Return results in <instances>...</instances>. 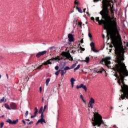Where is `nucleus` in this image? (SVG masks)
Here are the masks:
<instances>
[{
	"label": "nucleus",
	"instance_id": "864d4df0",
	"mask_svg": "<svg viewBox=\"0 0 128 128\" xmlns=\"http://www.w3.org/2000/svg\"><path fill=\"white\" fill-rule=\"evenodd\" d=\"M22 122H24V124H26V121H24V120H22Z\"/></svg>",
	"mask_w": 128,
	"mask_h": 128
},
{
	"label": "nucleus",
	"instance_id": "4d7b16f0",
	"mask_svg": "<svg viewBox=\"0 0 128 128\" xmlns=\"http://www.w3.org/2000/svg\"><path fill=\"white\" fill-rule=\"evenodd\" d=\"M80 98H84V96H82V95H80Z\"/></svg>",
	"mask_w": 128,
	"mask_h": 128
},
{
	"label": "nucleus",
	"instance_id": "f03ea898",
	"mask_svg": "<svg viewBox=\"0 0 128 128\" xmlns=\"http://www.w3.org/2000/svg\"><path fill=\"white\" fill-rule=\"evenodd\" d=\"M102 10L100 12L102 16V20H100V17L96 18V22L98 23L99 26L104 25V30H108L112 28L116 30L118 28L116 22L112 21V19L110 14V9L108 8H112V4L109 3L106 0L102 1Z\"/></svg>",
	"mask_w": 128,
	"mask_h": 128
},
{
	"label": "nucleus",
	"instance_id": "c756f323",
	"mask_svg": "<svg viewBox=\"0 0 128 128\" xmlns=\"http://www.w3.org/2000/svg\"><path fill=\"white\" fill-rule=\"evenodd\" d=\"M90 46L91 48H94V42H92L90 44Z\"/></svg>",
	"mask_w": 128,
	"mask_h": 128
},
{
	"label": "nucleus",
	"instance_id": "0e129e2a",
	"mask_svg": "<svg viewBox=\"0 0 128 128\" xmlns=\"http://www.w3.org/2000/svg\"><path fill=\"white\" fill-rule=\"evenodd\" d=\"M76 51L75 50H72V52H73V54H74V52H75Z\"/></svg>",
	"mask_w": 128,
	"mask_h": 128
},
{
	"label": "nucleus",
	"instance_id": "39448f33",
	"mask_svg": "<svg viewBox=\"0 0 128 128\" xmlns=\"http://www.w3.org/2000/svg\"><path fill=\"white\" fill-rule=\"evenodd\" d=\"M46 50L38 52L36 54V58H40L42 56H44V54H46Z\"/></svg>",
	"mask_w": 128,
	"mask_h": 128
},
{
	"label": "nucleus",
	"instance_id": "ea45409f",
	"mask_svg": "<svg viewBox=\"0 0 128 128\" xmlns=\"http://www.w3.org/2000/svg\"><path fill=\"white\" fill-rule=\"evenodd\" d=\"M44 112L41 114V118L44 119Z\"/></svg>",
	"mask_w": 128,
	"mask_h": 128
},
{
	"label": "nucleus",
	"instance_id": "4c0bfd02",
	"mask_svg": "<svg viewBox=\"0 0 128 128\" xmlns=\"http://www.w3.org/2000/svg\"><path fill=\"white\" fill-rule=\"evenodd\" d=\"M46 108H48V106H47L46 105H45V106H44L43 112H45V110H46Z\"/></svg>",
	"mask_w": 128,
	"mask_h": 128
},
{
	"label": "nucleus",
	"instance_id": "e433bc0d",
	"mask_svg": "<svg viewBox=\"0 0 128 128\" xmlns=\"http://www.w3.org/2000/svg\"><path fill=\"white\" fill-rule=\"evenodd\" d=\"M88 36L90 38H92V34H90V32L88 34Z\"/></svg>",
	"mask_w": 128,
	"mask_h": 128
},
{
	"label": "nucleus",
	"instance_id": "774afa93",
	"mask_svg": "<svg viewBox=\"0 0 128 128\" xmlns=\"http://www.w3.org/2000/svg\"><path fill=\"white\" fill-rule=\"evenodd\" d=\"M42 102H44V98H42Z\"/></svg>",
	"mask_w": 128,
	"mask_h": 128
},
{
	"label": "nucleus",
	"instance_id": "09e8293b",
	"mask_svg": "<svg viewBox=\"0 0 128 128\" xmlns=\"http://www.w3.org/2000/svg\"><path fill=\"white\" fill-rule=\"evenodd\" d=\"M90 20H94V17H91V18H90Z\"/></svg>",
	"mask_w": 128,
	"mask_h": 128
},
{
	"label": "nucleus",
	"instance_id": "e2e57ef3",
	"mask_svg": "<svg viewBox=\"0 0 128 128\" xmlns=\"http://www.w3.org/2000/svg\"><path fill=\"white\" fill-rule=\"evenodd\" d=\"M38 124H40V122H38H38L36 123V124L38 125Z\"/></svg>",
	"mask_w": 128,
	"mask_h": 128
},
{
	"label": "nucleus",
	"instance_id": "423d86ee",
	"mask_svg": "<svg viewBox=\"0 0 128 128\" xmlns=\"http://www.w3.org/2000/svg\"><path fill=\"white\" fill-rule=\"evenodd\" d=\"M6 122L10 124H16L18 122V119H16V120H12L10 119H8Z\"/></svg>",
	"mask_w": 128,
	"mask_h": 128
},
{
	"label": "nucleus",
	"instance_id": "c03bdc74",
	"mask_svg": "<svg viewBox=\"0 0 128 128\" xmlns=\"http://www.w3.org/2000/svg\"><path fill=\"white\" fill-rule=\"evenodd\" d=\"M83 102H84V104H86V102L84 100V99L83 98H81Z\"/></svg>",
	"mask_w": 128,
	"mask_h": 128
},
{
	"label": "nucleus",
	"instance_id": "473e14b6",
	"mask_svg": "<svg viewBox=\"0 0 128 128\" xmlns=\"http://www.w3.org/2000/svg\"><path fill=\"white\" fill-rule=\"evenodd\" d=\"M42 65H40L39 66H38L36 68L35 70H40V68H42Z\"/></svg>",
	"mask_w": 128,
	"mask_h": 128
},
{
	"label": "nucleus",
	"instance_id": "f8f14e48",
	"mask_svg": "<svg viewBox=\"0 0 128 128\" xmlns=\"http://www.w3.org/2000/svg\"><path fill=\"white\" fill-rule=\"evenodd\" d=\"M62 57L57 56L56 57L52 58L53 62H56V60H62Z\"/></svg>",
	"mask_w": 128,
	"mask_h": 128
},
{
	"label": "nucleus",
	"instance_id": "0eeeda50",
	"mask_svg": "<svg viewBox=\"0 0 128 128\" xmlns=\"http://www.w3.org/2000/svg\"><path fill=\"white\" fill-rule=\"evenodd\" d=\"M94 98H90L88 103V108H94V106L92 104H94Z\"/></svg>",
	"mask_w": 128,
	"mask_h": 128
},
{
	"label": "nucleus",
	"instance_id": "393cba45",
	"mask_svg": "<svg viewBox=\"0 0 128 128\" xmlns=\"http://www.w3.org/2000/svg\"><path fill=\"white\" fill-rule=\"evenodd\" d=\"M50 78H48L46 80V86H48V83L50 82Z\"/></svg>",
	"mask_w": 128,
	"mask_h": 128
},
{
	"label": "nucleus",
	"instance_id": "052dcab7",
	"mask_svg": "<svg viewBox=\"0 0 128 128\" xmlns=\"http://www.w3.org/2000/svg\"><path fill=\"white\" fill-rule=\"evenodd\" d=\"M86 8H84V9L83 12H86Z\"/></svg>",
	"mask_w": 128,
	"mask_h": 128
},
{
	"label": "nucleus",
	"instance_id": "ddd939ff",
	"mask_svg": "<svg viewBox=\"0 0 128 128\" xmlns=\"http://www.w3.org/2000/svg\"><path fill=\"white\" fill-rule=\"evenodd\" d=\"M60 68L61 70H65V72H66V70H71L70 69V67H68V66H66V68H64V66H61Z\"/></svg>",
	"mask_w": 128,
	"mask_h": 128
},
{
	"label": "nucleus",
	"instance_id": "f704fd0d",
	"mask_svg": "<svg viewBox=\"0 0 128 128\" xmlns=\"http://www.w3.org/2000/svg\"><path fill=\"white\" fill-rule=\"evenodd\" d=\"M76 0H76L75 1H74V4H75V6L76 5H78V4H80V3L78 2H76Z\"/></svg>",
	"mask_w": 128,
	"mask_h": 128
},
{
	"label": "nucleus",
	"instance_id": "bf43d9fd",
	"mask_svg": "<svg viewBox=\"0 0 128 128\" xmlns=\"http://www.w3.org/2000/svg\"><path fill=\"white\" fill-rule=\"evenodd\" d=\"M25 120H26V122H30V119H26Z\"/></svg>",
	"mask_w": 128,
	"mask_h": 128
},
{
	"label": "nucleus",
	"instance_id": "603ef678",
	"mask_svg": "<svg viewBox=\"0 0 128 128\" xmlns=\"http://www.w3.org/2000/svg\"><path fill=\"white\" fill-rule=\"evenodd\" d=\"M106 0L108 2L109 4H110V2H112V0Z\"/></svg>",
	"mask_w": 128,
	"mask_h": 128
},
{
	"label": "nucleus",
	"instance_id": "4468645a",
	"mask_svg": "<svg viewBox=\"0 0 128 128\" xmlns=\"http://www.w3.org/2000/svg\"><path fill=\"white\" fill-rule=\"evenodd\" d=\"M100 70H94V72H97V74H102V72H104V68H102Z\"/></svg>",
	"mask_w": 128,
	"mask_h": 128
},
{
	"label": "nucleus",
	"instance_id": "c85d7f7f",
	"mask_svg": "<svg viewBox=\"0 0 128 128\" xmlns=\"http://www.w3.org/2000/svg\"><path fill=\"white\" fill-rule=\"evenodd\" d=\"M60 70H58L57 72H55V74L56 76H58V74H60Z\"/></svg>",
	"mask_w": 128,
	"mask_h": 128
},
{
	"label": "nucleus",
	"instance_id": "a878e982",
	"mask_svg": "<svg viewBox=\"0 0 128 128\" xmlns=\"http://www.w3.org/2000/svg\"><path fill=\"white\" fill-rule=\"evenodd\" d=\"M92 52H98V50H96V48H94V47L92 48Z\"/></svg>",
	"mask_w": 128,
	"mask_h": 128
},
{
	"label": "nucleus",
	"instance_id": "69168bd1",
	"mask_svg": "<svg viewBox=\"0 0 128 128\" xmlns=\"http://www.w3.org/2000/svg\"><path fill=\"white\" fill-rule=\"evenodd\" d=\"M86 14H88V16H90V13L88 12H87Z\"/></svg>",
	"mask_w": 128,
	"mask_h": 128
},
{
	"label": "nucleus",
	"instance_id": "680f3d73",
	"mask_svg": "<svg viewBox=\"0 0 128 128\" xmlns=\"http://www.w3.org/2000/svg\"><path fill=\"white\" fill-rule=\"evenodd\" d=\"M102 38H106V36H104V34L102 35Z\"/></svg>",
	"mask_w": 128,
	"mask_h": 128
},
{
	"label": "nucleus",
	"instance_id": "72a5a7b5",
	"mask_svg": "<svg viewBox=\"0 0 128 128\" xmlns=\"http://www.w3.org/2000/svg\"><path fill=\"white\" fill-rule=\"evenodd\" d=\"M44 119H40L38 120V122H40V123H42V120H43Z\"/></svg>",
	"mask_w": 128,
	"mask_h": 128
},
{
	"label": "nucleus",
	"instance_id": "338daca9",
	"mask_svg": "<svg viewBox=\"0 0 128 128\" xmlns=\"http://www.w3.org/2000/svg\"><path fill=\"white\" fill-rule=\"evenodd\" d=\"M113 127L116 128V125H114Z\"/></svg>",
	"mask_w": 128,
	"mask_h": 128
},
{
	"label": "nucleus",
	"instance_id": "20e7f679",
	"mask_svg": "<svg viewBox=\"0 0 128 128\" xmlns=\"http://www.w3.org/2000/svg\"><path fill=\"white\" fill-rule=\"evenodd\" d=\"M112 60V58L110 56H107L105 58L102 59L100 61V62H105L106 66H108V64H110V60Z\"/></svg>",
	"mask_w": 128,
	"mask_h": 128
},
{
	"label": "nucleus",
	"instance_id": "412c9836",
	"mask_svg": "<svg viewBox=\"0 0 128 128\" xmlns=\"http://www.w3.org/2000/svg\"><path fill=\"white\" fill-rule=\"evenodd\" d=\"M77 64H78V62H76V63L73 64L70 67V68L71 70H72V68H76V66Z\"/></svg>",
	"mask_w": 128,
	"mask_h": 128
},
{
	"label": "nucleus",
	"instance_id": "dca6fc26",
	"mask_svg": "<svg viewBox=\"0 0 128 128\" xmlns=\"http://www.w3.org/2000/svg\"><path fill=\"white\" fill-rule=\"evenodd\" d=\"M60 74H61V76H64V74L66 73V71H65L64 70V69L62 70H60Z\"/></svg>",
	"mask_w": 128,
	"mask_h": 128
},
{
	"label": "nucleus",
	"instance_id": "8fccbe9b",
	"mask_svg": "<svg viewBox=\"0 0 128 128\" xmlns=\"http://www.w3.org/2000/svg\"><path fill=\"white\" fill-rule=\"evenodd\" d=\"M44 122V124H46V120L44 119H43L42 120V123Z\"/></svg>",
	"mask_w": 128,
	"mask_h": 128
},
{
	"label": "nucleus",
	"instance_id": "1a4fd4ad",
	"mask_svg": "<svg viewBox=\"0 0 128 128\" xmlns=\"http://www.w3.org/2000/svg\"><path fill=\"white\" fill-rule=\"evenodd\" d=\"M82 88L84 89L85 92H86L88 90V88H86V85H84V84H81L80 86L78 85L76 86V88H77V90H79V88Z\"/></svg>",
	"mask_w": 128,
	"mask_h": 128
},
{
	"label": "nucleus",
	"instance_id": "4be33fe9",
	"mask_svg": "<svg viewBox=\"0 0 128 128\" xmlns=\"http://www.w3.org/2000/svg\"><path fill=\"white\" fill-rule=\"evenodd\" d=\"M6 102V99L4 101V97H2V98L0 100V104H2V102Z\"/></svg>",
	"mask_w": 128,
	"mask_h": 128
},
{
	"label": "nucleus",
	"instance_id": "2f4dec72",
	"mask_svg": "<svg viewBox=\"0 0 128 128\" xmlns=\"http://www.w3.org/2000/svg\"><path fill=\"white\" fill-rule=\"evenodd\" d=\"M4 122H2L0 124V128H4Z\"/></svg>",
	"mask_w": 128,
	"mask_h": 128
},
{
	"label": "nucleus",
	"instance_id": "6e6d98bb",
	"mask_svg": "<svg viewBox=\"0 0 128 128\" xmlns=\"http://www.w3.org/2000/svg\"><path fill=\"white\" fill-rule=\"evenodd\" d=\"M100 0H94V2H98Z\"/></svg>",
	"mask_w": 128,
	"mask_h": 128
},
{
	"label": "nucleus",
	"instance_id": "13d9d810",
	"mask_svg": "<svg viewBox=\"0 0 128 128\" xmlns=\"http://www.w3.org/2000/svg\"><path fill=\"white\" fill-rule=\"evenodd\" d=\"M90 38V42H92V40H93L92 37Z\"/></svg>",
	"mask_w": 128,
	"mask_h": 128
},
{
	"label": "nucleus",
	"instance_id": "3c124183",
	"mask_svg": "<svg viewBox=\"0 0 128 128\" xmlns=\"http://www.w3.org/2000/svg\"><path fill=\"white\" fill-rule=\"evenodd\" d=\"M6 76L7 78V80H8V74H6Z\"/></svg>",
	"mask_w": 128,
	"mask_h": 128
},
{
	"label": "nucleus",
	"instance_id": "f257e3e1",
	"mask_svg": "<svg viewBox=\"0 0 128 128\" xmlns=\"http://www.w3.org/2000/svg\"><path fill=\"white\" fill-rule=\"evenodd\" d=\"M112 42V44H113L115 48V56H116V64H115V68H114V70L117 71L120 74V78L118 80V83L119 86H121L120 92H121V96L119 98V100H124V98L128 99V86L124 83V77L128 76V70H126V66L124 63L122 62L124 60V51L120 48V42L118 40L114 38V35L111 32H107L108 40H110V36Z\"/></svg>",
	"mask_w": 128,
	"mask_h": 128
},
{
	"label": "nucleus",
	"instance_id": "b1692460",
	"mask_svg": "<svg viewBox=\"0 0 128 128\" xmlns=\"http://www.w3.org/2000/svg\"><path fill=\"white\" fill-rule=\"evenodd\" d=\"M114 76H116V78H118V80H119V78H120V75L118 76V72H116L114 74Z\"/></svg>",
	"mask_w": 128,
	"mask_h": 128
},
{
	"label": "nucleus",
	"instance_id": "c9c22d12",
	"mask_svg": "<svg viewBox=\"0 0 128 128\" xmlns=\"http://www.w3.org/2000/svg\"><path fill=\"white\" fill-rule=\"evenodd\" d=\"M80 50L82 52H84V50H86V49H84V48H82V46H80Z\"/></svg>",
	"mask_w": 128,
	"mask_h": 128
},
{
	"label": "nucleus",
	"instance_id": "aec40b11",
	"mask_svg": "<svg viewBox=\"0 0 128 128\" xmlns=\"http://www.w3.org/2000/svg\"><path fill=\"white\" fill-rule=\"evenodd\" d=\"M68 58L70 59V60H74V58L72 57V56L70 55V53H68L67 56Z\"/></svg>",
	"mask_w": 128,
	"mask_h": 128
},
{
	"label": "nucleus",
	"instance_id": "5fc2aeb1",
	"mask_svg": "<svg viewBox=\"0 0 128 128\" xmlns=\"http://www.w3.org/2000/svg\"><path fill=\"white\" fill-rule=\"evenodd\" d=\"M42 87H40V92H42Z\"/></svg>",
	"mask_w": 128,
	"mask_h": 128
},
{
	"label": "nucleus",
	"instance_id": "58836bf2",
	"mask_svg": "<svg viewBox=\"0 0 128 128\" xmlns=\"http://www.w3.org/2000/svg\"><path fill=\"white\" fill-rule=\"evenodd\" d=\"M28 116V111H26V114H25V116Z\"/></svg>",
	"mask_w": 128,
	"mask_h": 128
},
{
	"label": "nucleus",
	"instance_id": "de8ad7c7",
	"mask_svg": "<svg viewBox=\"0 0 128 128\" xmlns=\"http://www.w3.org/2000/svg\"><path fill=\"white\" fill-rule=\"evenodd\" d=\"M80 42H81V44H84V39H82L81 40H80Z\"/></svg>",
	"mask_w": 128,
	"mask_h": 128
},
{
	"label": "nucleus",
	"instance_id": "9d476101",
	"mask_svg": "<svg viewBox=\"0 0 128 128\" xmlns=\"http://www.w3.org/2000/svg\"><path fill=\"white\" fill-rule=\"evenodd\" d=\"M68 38L70 42H74V35L72 34H68Z\"/></svg>",
	"mask_w": 128,
	"mask_h": 128
},
{
	"label": "nucleus",
	"instance_id": "2eb2a0df",
	"mask_svg": "<svg viewBox=\"0 0 128 128\" xmlns=\"http://www.w3.org/2000/svg\"><path fill=\"white\" fill-rule=\"evenodd\" d=\"M74 82H76L75 79L72 78L70 80V82H71L72 88H74Z\"/></svg>",
	"mask_w": 128,
	"mask_h": 128
},
{
	"label": "nucleus",
	"instance_id": "cd10ccee",
	"mask_svg": "<svg viewBox=\"0 0 128 128\" xmlns=\"http://www.w3.org/2000/svg\"><path fill=\"white\" fill-rule=\"evenodd\" d=\"M80 68V65L78 64L76 68H74V72H76V70H78Z\"/></svg>",
	"mask_w": 128,
	"mask_h": 128
},
{
	"label": "nucleus",
	"instance_id": "6e6552de",
	"mask_svg": "<svg viewBox=\"0 0 128 128\" xmlns=\"http://www.w3.org/2000/svg\"><path fill=\"white\" fill-rule=\"evenodd\" d=\"M10 108L11 110H18V105L14 102H12L10 104Z\"/></svg>",
	"mask_w": 128,
	"mask_h": 128
},
{
	"label": "nucleus",
	"instance_id": "5701e85b",
	"mask_svg": "<svg viewBox=\"0 0 128 128\" xmlns=\"http://www.w3.org/2000/svg\"><path fill=\"white\" fill-rule=\"evenodd\" d=\"M84 62L88 64V62H90V57H86V60H84Z\"/></svg>",
	"mask_w": 128,
	"mask_h": 128
},
{
	"label": "nucleus",
	"instance_id": "7ed1b4c3",
	"mask_svg": "<svg viewBox=\"0 0 128 128\" xmlns=\"http://www.w3.org/2000/svg\"><path fill=\"white\" fill-rule=\"evenodd\" d=\"M92 124L94 126H97L98 128L104 124V126H106V125L104 124V122L102 120V117L98 113L96 112L94 114V118H92Z\"/></svg>",
	"mask_w": 128,
	"mask_h": 128
},
{
	"label": "nucleus",
	"instance_id": "37998d69",
	"mask_svg": "<svg viewBox=\"0 0 128 128\" xmlns=\"http://www.w3.org/2000/svg\"><path fill=\"white\" fill-rule=\"evenodd\" d=\"M36 116L35 114H34V116H31L30 118H36Z\"/></svg>",
	"mask_w": 128,
	"mask_h": 128
},
{
	"label": "nucleus",
	"instance_id": "a18cd8bd",
	"mask_svg": "<svg viewBox=\"0 0 128 128\" xmlns=\"http://www.w3.org/2000/svg\"><path fill=\"white\" fill-rule=\"evenodd\" d=\"M83 102H84V104H86V102L84 100V99L83 98H81Z\"/></svg>",
	"mask_w": 128,
	"mask_h": 128
},
{
	"label": "nucleus",
	"instance_id": "a19ab883",
	"mask_svg": "<svg viewBox=\"0 0 128 128\" xmlns=\"http://www.w3.org/2000/svg\"><path fill=\"white\" fill-rule=\"evenodd\" d=\"M34 124V122L31 121L29 123H27V124L30 125V124Z\"/></svg>",
	"mask_w": 128,
	"mask_h": 128
},
{
	"label": "nucleus",
	"instance_id": "79ce46f5",
	"mask_svg": "<svg viewBox=\"0 0 128 128\" xmlns=\"http://www.w3.org/2000/svg\"><path fill=\"white\" fill-rule=\"evenodd\" d=\"M58 68H59L58 66H55L56 70H58Z\"/></svg>",
	"mask_w": 128,
	"mask_h": 128
},
{
	"label": "nucleus",
	"instance_id": "bb28decb",
	"mask_svg": "<svg viewBox=\"0 0 128 128\" xmlns=\"http://www.w3.org/2000/svg\"><path fill=\"white\" fill-rule=\"evenodd\" d=\"M80 68V65L78 64L76 68H74V72H76V70H78Z\"/></svg>",
	"mask_w": 128,
	"mask_h": 128
},
{
	"label": "nucleus",
	"instance_id": "f3484780",
	"mask_svg": "<svg viewBox=\"0 0 128 128\" xmlns=\"http://www.w3.org/2000/svg\"><path fill=\"white\" fill-rule=\"evenodd\" d=\"M4 106H5V108H7V110H12V108H10V106L6 104H4Z\"/></svg>",
	"mask_w": 128,
	"mask_h": 128
},
{
	"label": "nucleus",
	"instance_id": "6ab92c4d",
	"mask_svg": "<svg viewBox=\"0 0 128 128\" xmlns=\"http://www.w3.org/2000/svg\"><path fill=\"white\" fill-rule=\"evenodd\" d=\"M38 108L36 107L34 108V114L36 116L38 115Z\"/></svg>",
	"mask_w": 128,
	"mask_h": 128
},
{
	"label": "nucleus",
	"instance_id": "49530a36",
	"mask_svg": "<svg viewBox=\"0 0 128 128\" xmlns=\"http://www.w3.org/2000/svg\"><path fill=\"white\" fill-rule=\"evenodd\" d=\"M78 24L80 26H82V22H78Z\"/></svg>",
	"mask_w": 128,
	"mask_h": 128
},
{
	"label": "nucleus",
	"instance_id": "9b49d317",
	"mask_svg": "<svg viewBox=\"0 0 128 128\" xmlns=\"http://www.w3.org/2000/svg\"><path fill=\"white\" fill-rule=\"evenodd\" d=\"M52 58H51V59H49V60H48L46 62H44L43 63V64H44V66H48V64H52Z\"/></svg>",
	"mask_w": 128,
	"mask_h": 128
},
{
	"label": "nucleus",
	"instance_id": "7c9ffc66",
	"mask_svg": "<svg viewBox=\"0 0 128 128\" xmlns=\"http://www.w3.org/2000/svg\"><path fill=\"white\" fill-rule=\"evenodd\" d=\"M43 107L42 106L40 109V110H39V114H42V110H43Z\"/></svg>",
	"mask_w": 128,
	"mask_h": 128
},
{
	"label": "nucleus",
	"instance_id": "a211bd4d",
	"mask_svg": "<svg viewBox=\"0 0 128 128\" xmlns=\"http://www.w3.org/2000/svg\"><path fill=\"white\" fill-rule=\"evenodd\" d=\"M76 10H78V12H80V14H82V8H78V6H76Z\"/></svg>",
	"mask_w": 128,
	"mask_h": 128
}]
</instances>
